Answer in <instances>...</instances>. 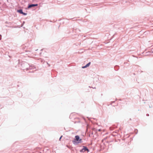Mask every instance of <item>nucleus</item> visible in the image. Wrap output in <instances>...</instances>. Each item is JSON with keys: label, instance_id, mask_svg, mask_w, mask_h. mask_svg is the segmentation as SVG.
<instances>
[{"label": "nucleus", "instance_id": "1", "mask_svg": "<svg viewBox=\"0 0 153 153\" xmlns=\"http://www.w3.org/2000/svg\"><path fill=\"white\" fill-rule=\"evenodd\" d=\"M75 138V139L73 141V143L75 145L82 143V139L80 138L79 136H76Z\"/></svg>", "mask_w": 153, "mask_h": 153}, {"label": "nucleus", "instance_id": "2", "mask_svg": "<svg viewBox=\"0 0 153 153\" xmlns=\"http://www.w3.org/2000/svg\"><path fill=\"white\" fill-rule=\"evenodd\" d=\"M36 68L35 67V66L33 65H31V66L29 65V68H28V67L26 69V71H27L28 70H31L32 69H34V71H35Z\"/></svg>", "mask_w": 153, "mask_h": 153}, {"label": "nucleus", "instance_id": "3", "mask_svg": "<svg viewBox=\"0 0 153 153\" xmlns=\"http://www.w3.org/2000/svg\"><path fill=\"white\" fill-rule=\"evenodd\" d=\"M86 151H89V150L85 146H83V148L80 151V152H84Z\"/></svg>", "mask_w": 153, "mask_h": 153}, {"label": "nucleus", "instance_id": "4", "mask_svg": "<svg viewBox=\"0 0 153 153\" xmlns=\"http://www.w3.org/2000/svg\"><path fill=\"white\" fill-rule=\"evenodd\" d=\"M37 5H38V4H29L28 5V8H30L32 7L37 6Z\"/></svg>", "mask_w": 153, "mask_h": 153}, {"label": "nucleus", "instance_id": "5", "mask_svg": "<svg viewBox=\"0 0 153 153\" xmlns=\"http://www.w3.org/2000/svg\"><path fill=\"white\" fill-rule=\"evenodd\" d=\"M90 64H91V62H90L88 63L85 66L82 67V68H84L87 67H88L90 65Z\"/></svg>", "mask_w": 153, "mask_h": 153}, {"label": "nucleus", "instance_id": "6", "mask_svg": "<svg viewBox=\"0 0 153 153\" xmlns=\"http://www.w3.org/2000/svg\"><path fill=\"white\" fill-rule=\"evenodd\" d=\"M17 12L20 13V14H22L23 13L22 10V9H20L17 10Z\"/></svg>", "mask_w": 153, "mask_h": 153}, {"label": "nucleus", "instance_id": "7", "mask_svg": "<svg viewBox=\"0 0 153 153\" xmlns=\"http://www.w3.org/2000/svg\"><path fill=\"white\" fill-rule=\"evenodd\" d=\"M40 60H41V62H42V63H43V62H44V61L43 59H40Z\"/></svg>", "mask_w": 153, "mask_h": 153}, {"label": "nucleus", "instance_id": "8", "mask_svg": "<svg viewBox=\"0 0 153 153\" xmlns=\"http://www.w3.org/2000/svg\"><path fill=\"white\" fill-rule=\"evenodd\" d=\"M22 14L24 15H27V13H25L24 12H23L22 13Z\"/></svg>", "mask_w": 153, "mask_h": 153}, {"label": "nucleus", "instance_id": "9", "mask_svg": "<svg viewBox=\"0 0 153 153\" xmlns=\"http://www.w3.org/2000/svg\"><path fill=\"white\" fill-rule=\"evenodd\" d=\"M62 136H61L60 137L59 139V140H61V138L62 137Z\"/></svg>", "mask_w": 153, "mask_h": 153}, {"label": "nucleus", "instance_id": "10", "mask_svg": "<svg viewBox=\"0 0 153 153\" xmlns=\"http://www.w3.org/2000/svg\"><path fill=\"white\" fill-rule=\"evenodd\" d=\"M1 35H0V40H1Z\"/></svg>", "mask_w": 153, "mask_h": 153}, {"label": "nucleus", "instance_id": "11", "mask_svg": "<svg viewBox=\"0 0 153 153\" xmlns=\"http://www.w3.org/2000/svg\"><path fill=\"white\" fill-rule=\"evenodd\" d=\"M146 115H147V116H149V114H146Z\"/></svg>", "mask_w": 153, "mask_h": 153}, {"label": "nucleus", "instance_id": "12", "mask_svg": "<svg viewBox=\"0 0 153 153\" xmlns=\"http://www.w3.org/2000/svg\"><path fill=\"white\" fill-rule=\"evenodd\" d=\"M101 131V130H100V129H99V130H98V131Z\"/></svg>", "mask_w": 153, "mask_h": 153}, {"label": "nucleus", "instance_id": "13", "mask_svg": "<svg viewBox=\"0 0 153 153\" xmlns=\"http://www.w3.org/2000/svg\"><path fill=\"white\" fill-rule=\"evenodd\" d=\"M26 65H29L27 64H26Z\"/></svg>", "mask_w": 153, "mask_h": 153}, {"label": "nucleus", "instance_id": "14", "mask_svg": "<svg viewBox=\"0 0 153 153\" xmlns=\"http://www.w3.org/2000/svg\"><path fill=\"white\" fill-rule=\"evenodd\" d=\"M30 72H32V71H30Z\"/></svg>", "mask_w": 153, "mask_h": 153}]
</instances>
